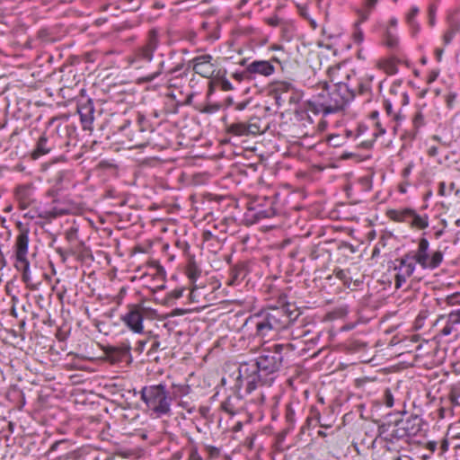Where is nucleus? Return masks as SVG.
Segmentation results:
<instances>
[{"mask_svg":"<svg viewBox=\"0 0 460 460\" xmlns=\"http://www.w3.org/2000/svg\"><path fill=\"white\" fill-rule=\"evenodd\" d=\"M220 408L226 413L231 416H234L236 413L234 405L231 398H226L222 403Z\"/></svg>","mask_w":460,"mask_h":460,"instance_id":"28","label":"nucleus"},{"mask_svg":"<svg viewBox=\"0 0 460 460\" xmlns=\"http://www.w3.org/2000/svg\"><path fill=\"white\" fill-rule=\"evenodd\" d=\"M377 0H367L366 4L367 8L373 9L376 4Z\"/></svg>","mask_w":460,"mask_h":460,"instance_id":"47","label":"nucleus"},{"mask_svg":"<svg viewBox=\"0 0 460 460\" xmlns=\"http://www.w3.org/2000/svg\"><path fill=\"white\" fill-rule=\"evenodd\" d=\"M396 23H397V22H396V20H395V19H392V20L390 21V24H391V26H396Z\"/></svg>","mask_w":460,"mask_h":460,"instance_id":"60","label":"nucleus"},{"mask_svg":"<svg viewBox=\"0 0 460 460\" xmlns=\"http://www.w3.org/2000/svg\"><path fill=\"white\" fill-rule=\"evenodd\" d=\"M426 447L433 453L437 448V443L435 441H429L427 443Z\"/></svg>","mask_w":460,"mask_h":460,"instance_id":"41","label":"nucleus"},{"mask_svg":"<svg viewBox=\"0 0 460 460\" xmlns=\"http://www.w3.org/2000/svg\"><path fill=\"white\" fill-rule=\"evenodd\" d=\"M15 267L17 270H21L22 272V279L25 282H28L30 279L29 276V268H30V262L28 260H26V265L25 263H18L16 261Z\"/></svg>","mask_w":460,"mask_h":460,"instance_id":"29","label":"nucleus"},{"mask_svg":"<svg viewBox=\"0 0 460 460\" xmlns=\"http://www.w3.org/2000/svg\"><path fill=\"white\" fill-rule=\"evenodd\" d=\"M246 70L250 74L270 76L275 72V67L270 61L255 60L248 65Z\"/></svg>","mask_w":460,"mask_h":460,"instance_id":"13","label":"nucleus"},{"mask_svg":"<svg viewBox=\"0 0 460 460\" xmlns=\"http://www.w3.org/2000/svg\"><path fill=\"white\" fill-rule=\"evenodd\" d=\"M405 275L402 274H397L395 277V288H401L402 284L405 282Z\"/></svg>","mask_w":460,"mask_h":460,"instance_id":"34","label":"nucleus"},{"mask_svg":"<svg viewBox=\"0 0 460 460\" xmlns=\"http://www.w3.org/2000/svg\"><path fill=\"white\" fill-rule=\"evenodd\" d=\"M290 84L287 83H279L278 84L277 90L279 91H288Z\"/></svg>","mask_w":460,"mask_h":460,"instance_id":"40","label":"nucleus"},{"mask_svg":"<svg viewBox=\"0 0 460 460\" xmlns=\"http://www.w3.org/2000/svg\"><path fill=\"white\" fill-rule=\"evenodd\" d=\"M30 186L22 185L16 188V198L20 201L21 208L25 209L30 204Z\"/></svg>","mask_w":460,"mask_h":460,"instance_id":"16","label":"nucleus"},{"mask_svg":"<svg viewBox=\"0 0 460 460\" xmlns=\"http://www.w3.org/2000/svg\"><path fill=\"white\" fill-rule=\"evenodd\" d=\"M386 214L387 217L393 221L409 223L410 217L412 215V210L409 208L402 210L390 209Z\"/></svg>","mask_w":460,"mask_h":460,"instance_id":"15","label":"nucleus"},{"mask_svg":"<svg viewBox=\"0 0 460 460\" xmlns=\"http://www.w3.org/2000/svg\"><path fill=\"white\" fill-rule=\"evenodd\" d=\"M220 109V105L218 104H213V105H208L206 106L202 111L205 113H213L217 111Z\"/></svg>","mask_w":460,"mask_h":460,"instance_id":"33","label":"nucleus"},{"mask_svg":"<svg viewBox=\"0 0 460 460\" xmlns=\"http://www.w3.org/2000/svg\"><path fill=\"white\" fill-rule=\"evenodd\" d=\"M429 241L426 238H421L419 241V245L414 255L411 259L419 263L423 269H436L440 265L443 261V253L441 251H436L431 256L429 254Z\"/></svg>","mask_w":460,"mask_h":460,"instance_id":"6","label":"nucleus"},{"mask_svg":"<svg viewBox=\"0 0 460 460\" xmlns=\"http://www.w3.org/2000/svg\"><path fill=\"white\" fill-rule=\"evenodd\" d=\"M300 312L290 304L280 307H271L250 318L255 325V335L261 339L270 338L280 330L286 328L291 322L296 320Z\"/></svg>","mask_w":460,"mask_h":460,"instance_id":"1","label":"nucleus"},{"mask_svg":"<svg viewBox=\"0 0 460 460\" xmlns=\"http://www.w3.org/2000/svg\"><path fill=\"white\" fill-rule=\"evenodd\" d=\"M213 236L212 233L209 231H206L203 233L204 240L208 241Z\"/></svg>","mask_w":460,"mask_h":460,"instance_id":"50","label":"nucleus"},{"mask_svg":"<svg viewBox=\"0 0 460 460\" xmlns=\"http://www.w3.org/2000/svg\"><path fill=\"white\" fill-rule=\"evenodd\" d=\"M141 398L158 417L171 411L172 398L166 391L165 385L162 384L145 386L141 391Z\"/></svg>","mask_w":460,"mask_h":460,"instance_id":"3","label":"nucleus"},{"mask_svg":"<svg viewBox=\"0 0 460 460\" xmlns=\"http://www.w3.org/2000/svg\"><path fill=\"white\" fill-rule=\"evenodd\" d=\"M318 436L325 438L327 436V434L324 431H323V430H319L318 431Z\"/></svg>","mask_w":460,"mask_h":460,"instance_id":"57","label":"nucleus"},{"mask_svg":"<svg viewBox=\"0 0 460 460\" xmlns=\"http://www.w3.org/2000/svg\"><path fill=\"white\" fill-rule=\"evenodd\" d=\"M440 447L443 452H446L448 449V441L447 439H443Z\"/></svg>","mask_w":460,"mask_h":460,"instance_id":"48","label":"nucleus"},{"mask_svg":"<svg viewBox=\"0 0 460 460\" xmlns=\"http://www.w3.org/2000/svg\"><path fill=\"white\" fill-rule=\"evenodd\" d=\"M232 279L229 281L230 285L234 284L235 282L242 280L246 276V269L243 265H238L233 268L232 270Z\"/></svg>","mask_w":460,"mask_h":460,"instance_id":"24","label":"nucleus"},{"mask_svg":"<svg viewBox=\"0 0 460 460\" xmlns=\"http://www.w3.org/2000/svg\"><path fill=\"white\" fill-rule=\"evenodd\" d=\"M343 275H344V273H343V271H342V270H340V271H339V272H337V274H336V276H337L338 278H340V279L343 278Z\"/></svg>","mask_w":460,"mask_h":460,"instance_id":"58","label":"nucleus"},{"mask_svg":"<svg viewBox=\"0 0 460 460\" xmlns=\"http://www.w3.org/2000/svg\"><path fill=\"white\" fill-rule=\"evenodd\" d=\"M372 9L367 8V4L364 9H358L357 13L358 15V21L355 22L354 27L360 26V24L367 21Z\"/></svg>","mask_w":460,"mask_h":460,"instance_id":"27","label":"nucleus"},{"mask_svg":"<svg viewBox=\"0 0 460 460\" xmlns=\"http://www.w3.org/2000/svg\"><path fill=\"white\" fill-rule=\"evenodd\" d=\"M355 97V90H348L343 86L333 88L330 84L323 82L316 86V93L307 105L314 113H334L342 110L345 105Z\"/></svg>","mask_w":460,"mask_h":460,"instance_id":"2","label":"nucleus"},{"mask_svg":"<svg viewBox=\"0 0 460 460\" xmlns=\"http://www.w3.org/2000/svg\"><path fill=\"white\" fill-rule=\"evenodd\" d=\"M295 347L291 343L287 344H275L270 348H263L261 355L256 359V367L260 372H264L265 375L277 371L283 360L282 351H292Z\"/></svg>","mask_w":460,"mask_h":460,"instance_id":"4","label":"nucleus"},{"mask_svg":"<svg viewBox=\"0 0 460 460\" xmlns=\"http://www.w3.org/2000/svg\"><path fill=\"white\" fill-rule=\"evenodd\" d=\"M447 299V304L453 305V297L448 296Z\"/></svg>","mask_w":460,"mask_h":460,"instance_id":"62","label":"nucleus"},{"mask_svg":"<svg viewBox=\"0 0 460 460\" xmlns=\"http://www.w3.org/2000/svg\"><path fill=\"white\" fill-rule=\"evenodd\" d=\"M208 452L212 455V456H218L219 455V449L215 447H208Z\"/></svg>","mask_w":460,"mask_h":460,"instance_id":"44","label":"nucleus"},{"mask_svg":"<svg viewBox=\"0 0 460 460\" xmlns=\"http://www.w3.org/2000/svg\"><path fill=\"white\" fill-rule=\"evenodd\" d=\"M458 324H460V309L452 311L448 314L438 316L433 325L438 334L448 336L457 332Z\"/></svg>","mask_w":460,"mask_h":460,"instance_id":"8","label":"nucleus"},{"mask_svg":"<svg viewBox=\"0 0 460 460\" xmlns=\"http://www.w3.org/2000/svg\"><path fill=\"white\" fill-rule=\"evenodd\" d=\"M398 44H399V40L398 38L391 33L390 31H386L385 33V45L393 49H395L398 47Z\"/></svg>","mask_w":460,"mask_h":460,"instance_id":"26","label":"nucleus"},{"mask_svg":"<svg viewBox=\"0 0 460 460\" xmlns=\"http://www.w3.org/2000/svg\"><path fill=\"white\" fill-rule=\"evenodd\" d=\"M227 103H228L229 105H230V104H232V103H233L232 99H228V100H227Z\"/></svg>","mask_w":460,"mask_h":460,"instance_id":"64","label":"nucleus"},{"mask_svg":"<svg viewBox=\"0 0 460 460\" xmlns=\"http://www.w3.org/2000/svg\"><path fill=\"white\" fill-rule=\"evenodd\" d=\"M248 102H242L235 105L237 111H243L247 107Z\"/></svg>","mask_w":460,"mask_h":460,"instance_id":"42","label":"nucleus"},{"mask_svg":"<svg viewBox=\"0 0 460 460\" xmlns=\"http://www.w3.org/2000/svg\"><path fill=\"white\" fill-rule=\"evenodd\" d=\"M159 346H160L159 341H154V343L152 344V349H153V350H155V349H157L159 348Z\"/></svg>","mask_w":460,"mask_h":460,"instance_id":"55","label":"nucleus"},{"mask_svg":"<svg viewBox=\"0 0 460 460\" xmlns=\"http://www.w3.org/2000/svg\"><path fill=\"white\" fill-rule=\"evenodd\" d=\"M182 292L181 291H175L174 292V296L175 297H180L181 296Z\"/></svg>","mask_w":460,"mask_h":460,"instance_id":"59","label":"nucleus"},{"mask_svg":"<svg viewBox=\"0 0 460 460\" xmlns=\"http://www.w3.org/2000/svg\"><path fill=\"white\" fill-rule=\"evenodd\" d=\"M247 132L249 136H256L258 134L263 133V130L261 128V119L258 117H252L246 122Z\"/></svg>","mask_w":460,"mask_h":460,"instance_id":"21","label":"nucleus"},{"mask_svg":"<svg viewBox=\"0 0 460 460\" xmlns=\"http://www.w3.org/2000/svg\"><path fill=\"white\" fill-rule=\"evenodd\" d=\"M353 39L356 43H358V44L362 43V41L364 40V34L359 26L355 27V32L353 35Z\"/></svg>","mask_w":460,"mask_h":460,"instance_id":"32","label":"nucleus"},{"mask_svg":"<svg viewBox=\"0 0 460 460\" xmlns=\"http://www.w3.org/2000/svg\"><path fill=\"white\" fill-rule=\"evenodd\" d=\"M435 54H436L438 61H440L441 58H442L443 49H437L435 50Z\"/></svg>","mask_w":460,"mask_h":460,"instance_id":"49","label":"nucleus"},{"mask_svg":"<svg viewBox=\"0 0 460 460\" xmlns=\"http://www.w3.org/2000/svg\"><path fill=\"white\" fill-rule=\"evenodd\" d=\"M409 224L411 227L424 229L429 225L428 217H421L412 210V215L410 217Z\"/></svg>","mask_w":460,"mask_h":460,"instance_id":"22","label":"nucleus"},{"mask_svg":"<svg viewBox=\"0 0 460 460\" xmlns=\"http://www.w3.org/2000/svg\"><path fill=\"white\" fill-rule=\"evenodd\" d=\"M78 113L84 129L92 130L93 122L94 108L91 101H88L85 104L78 107Z\"/></svg>","mask_w":460,"mask_h":460,"instance_id":"14","label":"nucleus"},{"mask_svg":"<svg viewBox=\"0 0 460 460\" xmlns=\"http://www.w3.org/2000/svg\"><path fill=\"white\" fill-rule=\"evenodd\" d=\"M453 38V34L451 32H447L444 35V42L445 44H448Z\"/></svg>","mask_w":460,"mask_h":460,"instance_id":"45","label":"nucleus"},{"mask_svg":"<svg viewBox=\"0 0 460 460\" xmlns=\"http://www.w3.org/2000/svg\"><path fill=\"white\" fill-rule=\"evenodd\" d=\"M16 226L19 230V234L15 243L16 261L18 263L26 264V260H28L29 229L22 222H17Z\"/></svg>","mask_w":460,"mask_h":460,"instance_id":"10","label":"nucleus"},{"mask_svg":"<svg viewBox=\"0 0 460 460\" xmlns=\"http://www.w3.org/2000/svg\"><path fill=\"white\" fill-rule=\"evenodd\" d=\"M188 389H189V387H188V386H185V385H181V386H180V392H181L182 394H188Z\"/></svg>","mask_w":460,"mask_h":460,"instance_id":"54","label":"nucleus"},{"mask_svg":"<svg viewBox=\"0 0 460 460\" xmlns=\"http://www.w3.org/2000/svg\"><path fill=\"white\" fill-rule=\"evenodd\" d=\"M384 398H385L384 402H385V404L387 407L391 408V407H393V406H394V396H393V394H392V393H391L390 389H386V390L385 391V396H384Z\"/></svg>","mask_w":460,"mask_h":460,"instance_id":"31","label":"nucleus"},{"mask_svg":"<svg viewBox=\"0 0 460 460\" xmlns=\"http://www.w3.org/2000/svg\"><path fill=\"white\" fill-rule=\"evenodd\" d=\"M373 78L374 76L371 75L367 77L364 82L358 83L357 86L352 85V88L355 89V94L358 92L359 94L366 95L367 101H369L371 96L369 83L373 80Z\"/></svg>","mask_w":460,"mask_h":460,"instance_id":"20","label":"nucleus"},{"mask_svg":"<svg viewBox=\"0 0 460 460\" xmlns=\"http://www.w3.org/2000/svg\"><path fill=\"white\" fill-rule=\"evenodd\" d=\"M182 67V65H178L177 66H175L174 68H172L170 71H169V74L170 75H172L174 73H176L177 71H179L180 69H181Z\"/></svg>","mask_w":460,"mask_h":460,"instance_id":"53","label":"nucleus"},{"mask_svg":"<svg viewBox=\"0 0 460 460\" xmlns=\"http://www.w3.org/2000/svg\"><path fill=\"white\" fill-rule=\"evenodd\" d=\"M267 22L269 25L276 27L280 23V20L275 16V17L268 18Z\"/></svg>","mask_w":460,"mask_h":460,"instance_id":"38","label":"nucleus"},{"mask_svg":"<svg viewBox=\"0 0 460 460\" xmlns=\"http://www.w3.org/2000/svg\"><path fill=\"white\" fill-rule=\"evenodd\" d=\"M138 6H139V4H133L132 6H130L129 8H130L131 10H136V9H137V8H138Z\"/></svg>","mask_w":460,"mask_h":460,"instance_id":"61","label":"nucleus"},{"mask_svg":"<svg viewBox=\"0 0 460 460\" xmlns=\"http://www.w3.org/2000/svg\"><path fill=\"white\" fill-rule=\"evenodd\" d=\"M429 16H430V23L433 24L434 14H433L432 7H430V9H429Z\"/></svg>","mask_w":460,"mask_h":460,"instance_id":"56","label":"nucleus"},{"mask_svg":"<svg viewBox=\"0 0 460 460\" xmlns=\"http://www.w3.org/2000/svg\"><path fill=\"white\" fill-rule=\"evenodd\" d=\"M154 311L140 304L128 305V311L122 316L123 323L135 333L144 331L143 320Z\"/></svg>","mask_w":460,"mask_h":460,"instance_id":"7","label":"nucleus"},{"mask_svg":"<svg viewBox=\"0 0 460 460\" xmlns=\"http://www.w3.org/2000/svg\"><path fill=\"white\" fill-rule=\"evenodd\" d=\"M48 139L45 135H42L38 142L35 150L32 152V158L37 159L40 155H46L49 152L50 148L47 146Z\"/></svg>","mask_w":460,"mask_h":460,"instance_id":"19","label":"nucleus"},{"mask_svg":"<svg viewBox=\"0 0 460 460\" xmlns=\"http://www.w3.org/2000/svg\"><path fill=\"white\" fill-rule=\"evenodd\" d=\"M376 66L389 75H394L397 72L396 63L392 58L378 60Z\"/></svg>","mask_w":460,"mask_h":460,"instance_id":"18","label":"nucleus"},{"mask_svg":"<svg viewBox=\"0 0 460 460\" xmlns=\"http://www.w3.org/2000/svg\"><path fill=\"white\" fill-rule=\"evenodd\" d=\"M349 72L346 66L341 64L330 67L328 69L330 84L337 89L343 86L348 90H355L350 84L351 75Z\"/></svg>","mask_w":460,"mask_h":460,"instance_id":"9","label":"nucleus"},{"mask_svg":"<svg viewBox=\"0 0 460 460\" xmlns=\"http://www.w3.org/2000/svg\"><path fill=\"white\" fill-rule=\"evenodd\" d=\"M428 154L429 156H435L438 155V148L436 146H431L429 150H428Z\"/></svg>","mask_w":460,"mask_h":460,"instance_id":"46","label":"nucleus"},{"mask_svg":"<svg viewBox=\"0 0 460 460\" xmlns=\"http://www.w3.org/2000/svg\"><path fill=\"white\" fill-rule=\"evenodd\" d=\"M385 107L386 113L388 115L394 114L392 104L389 102H385Z\"/></svg>","mask_w":460,"mask_h":460,"instance_id":"43","label":"nucleus"},{"mask_svg":"<svg viewBox=\"0 0 460 460\" xmlns=\"http://www.w3.org/2000/svg\"><path fill=\"white\" fill-rule=\"evenodd\" d=\"M189 460H202L201 456L199 455L197 450H192Z\"/></svg>","mask_w":460,"mask_h":460,"instance_id":"39","label":"nucleus"},{"mask_svg":"<svg viewBox=\"0 0 460 460\" xmlns=\"http://www.w3.org/2000/svg\"><path fill=\"white\" fill-rule=\"evenodd\" d=\"M164 62L161 61L158 64L157 69L154 73H151V74L147 75L146 76H145L143 79L146 82L154 80L155 77H157L159 75L162 74V72L164 70Z\"/></svg>","mask_w":460,"mask_h":460,"instance_id":"30","label":"nucleus"},{"mask_svg":"<svg viewBox=\"0 0 460 460\" xmlns=\"http://www.w3.org/2000/svg\"><path fill=\"white\" fill-rule=\"evenodd\" d=\"M212 57L210 55L199 56L191 60L193 63V70L196 74L209 78L215 73V66L211 63Z\"/></svg>","mask_w":460,"mask_h":460,"instance_id":"12","label":"nucleus"},{"mask_svg":"<svg viewBox=\"0 0 460 460\" xmlns=\"http://www.w3.org/2000/svg\"><path fill=\"white\" fill-rule=\"evenodd\" d=\"M414 124L419 127L423 124V116L420 112H417L413 119Z\"/></svg>","mask_w":460,"mask_h":460,"instance_id":"36","label":"nucleus"},{"mask_svg":"<svg viewBox=\"0 0 460 460\" xmlns=\"http://www.w3.org/2000/svg\"><path fill=\"white\" fill-rule=\"evenodd\" d=\"M145 344H146V342H144V341H140V342H139V346H140L141 348H143V347L145 346Z\"/></svg>","mask_w":460,"mask_h":460,"instance_id":"63","label":"nucleus"},{"mask_svg":"<svg viewBox=\"0 0 460 460\" xmlns=\"http://www.w3.org/2000/svg\"><path fill=\"white\" fill-rule=\"evenodd\" d=\"M418 13H419V8L416 6H413L411 8V10L409 11V13L406 15L407 22L412 28L414 33L417 32L419 30V25L415 21V18H416Z\"/></svg>","mask_w":460,"mask_h":460,"instance_id":"25","label":"nucleus"},{"mask_svg":"<svg viewBox=\"0 0 460 460\" xmlns=\"http://www.w3.org/2000/svg\"><path fill=\"white\" fill-rule=\"evenodd\" d=\"M226 132L235 137H248L245 122L232 123L226 128Z\"/></svg>","mask_w":460,"mask_h":460,"instance_id":"17","label":"nucleus"},{"mask_svg":"<svg viewBox=\"0 0 460 460\" xmlns=\"http://www.w3.org/2000/svg\"><path fill=\"white\" fill-rule=\"evenodd\" d=\"M410 259H411V255L406 254L400 260V270H402L403 274L407 277H410L415 270L414 264L408 262Z\"/></svg>","mask_w":460,"mask_h":460,"instance_id":"23","label":"nucleus"},{"mask_svg":"<svg viewBox=\"0 0 460 460\" xmlns=\"http://www.w3.org/2000/svg\"><path fill=\"white\" fill-rule=\"evenodd\" d=\"M159 44L158 31L155 29H152L148 32V37L146 44L137 49L134 55L128 58L130 65L139 69L142 67L141 62H150L153 58L154 52L157 49Z\"/></svg>","mask_w":460,"mask_h":460,"instance_id":"5","label":"nucleus"},{"mask_svg":"<svg viewBox=\"0 0 460 460\" xmlns=\"http://www.w3.org/2000/svg\"><path fill=\"white\" fill-rule=\"evenodd\" d=\"M423 319H424V317H422L421 315H419L417 317V319H416V326L418 328L421 327Z\"/></svg>","mask_w":460,"mask_h":460,"instance_id":"51","label":"nucleus"},{"mask_svg":"<svg viewBox=\"0 0 460 460\" xmlns=\"http://www.w3.org/2000/svg\"><path fill=\"white\" fill-rule=\"evenodd\" d=\"M287 419L289 422H293L294 421V411H288L287 414Z\"/></svg>","mask_w":460,"mask_h":460,"instance_id":"52","label":"nucleus"},{"mask_svg":"<svg viewBox=\"0 0 460 460\" xmlns=\"http://www.w3.org/2000/svg\"><path fill=\"white\" fill-rule=\"evenodd\" d=\"M421 429V420L418 416H411L406 420L398 421L396 423V436L413 437L417 435Z\"/></svg>","mask_w":460,"mask_h":460,"instance_id":"11","label":"nucleus"},{"mask_svg":"<svg viewBox=\"0 0 460 460\" xmlns=\"http://www.w3.org/2000/svg\"><path fill=\"white\" fill-rule=\"evenodd\" d=\"M154 267L155 269V274L160 277L161 279H164V270L163 267H161L157 262H154Z\"/></svg>","mask_w":460,"mask_h":460,"instance_id":"35","label":"nucleus"},{"mask_svg":"<svg viewBox=\"0 0 460 460\" xmlns=\"http://www.w3.org/2000/svg\"><path fill=\"white\" fill-rule=\"evenodd\" d=\"M221 88L223 91H230V90H232L233 87H232V84L228 80L224 79L221 82Z\"/></svg>","mask_w":460,"mask_h":460,"instance_id":"37","label":"nucleus"}]
</instances>
